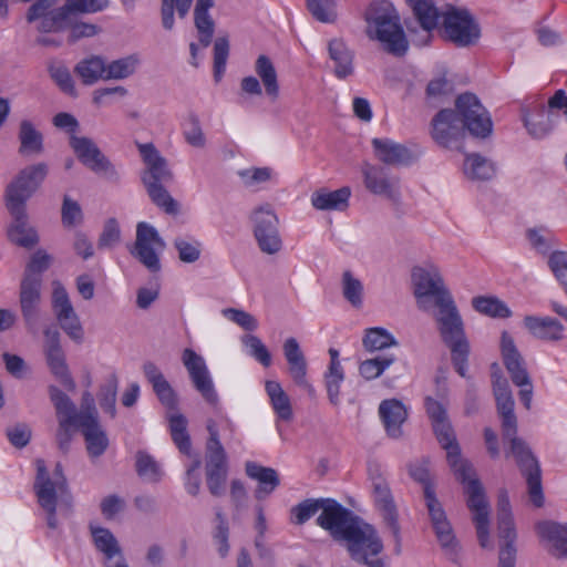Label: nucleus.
I'll return each instance as SVG.
<instances>
[{"label":"nucleus","mask_w":567,"mask_h":567,"mask_svg":"<svg viewBox=\"0 0 567 567\" xmlns=\"http://www.w3.org/2000/svg\"><path fill=\"white\" fill-rule=\"evenodd\" d=\"M441 447L446 451L447 463L457 481L465 485L467 506L473 513L476 535L482 548H492L489 538V504L484 487L470 461L462 457L461 447L452 424L447 419L432 423Z\"/></svg>","instance_id":"f257e3e1"},{"label":"nucleus","mask_w":567,"mask_h":567,"mask_svg":"<svg viewBox=\"0 0 567 567\" xmlns=\"http://www.w3.org/2000/svg\"><path fill=\"white\" fill-rule=\"evenodd\" d=\"M431 136L444 148L458 150L466 131L475 137H487L493 130L492 118L473 93L461 94L455 110L443 109L431 121Z\"/></svg>","instance_id":"f03ea898"},{"label":"nucleus","mask_w":567,"mask_h":567,"mask_svg":"<svg viewBox=\"0 0 567 567\" xmlns=\"http://www.w3.org/2000/svg\"><path fill=\"white\" fill-rule=\"evenodd\" d=\"M514 406L515 402L496 405L501 419L502 436L504 442L508 443L505 456H513L515 458L522 475L526 478L530 502L534 506L542 507L545 498L540 465L528 444L517 436V417Z\"/></svg>","instance_id":"7ed1b4c3"},{"label":"nucleus","mask_w":567,"mask_h":567,"mask_svg":"<svg viewBox=\"0 0 567 567\" xmlns=\"http://www.w3.org/2000/svg\"><path fill=\"white\" fill-rule=\"evenodd\" d=\"M58 0H37L27 11L28 23H37L41 33L60 32L66 29L79 13H95L109 6L107 0H65L55 8Z\"/></svg>","instance_id":"20e7f679"},{"label":"nucleus","mask_w":567,"mask_h":567,"mask_svg":"<svg viewBox=\"0 0 567 567\" xmlns=\"http://www.w3.org/2000/svg\"><path fill=\"white\" fill-rule=\"evenodd\" d=\"M436 308L434 317L441 339L451 351L455 371L462 378H466L470 342L465 334L462 317L453 299Z\"/></svg>","instance_id":"39448f33"},{"label":"nucleus","mask_w":567,"mask_h":567,"mask_svg":"<svg viewBox=\"0 0 567 567\" xmlns=\"http://www.w3.org/2000/svg\"><path fill=\"white\" fill-rule=\"evenodd\" d=\"M344 544L352 560L367 567H385V560L380 554L383 543L377 529L363 519L348 530Z\"/></svg>","instance_id":"423d86ee"},{"label":"nucleus","mask_w":567,"mask_h":567,"mask_svg":"<svg viewBox=\"0 0 567 567\" xmlns=\"http://www.w3.org/2000/svg\"><path fill=\"white\" fill-rule=\"evenodd\" d=\"M35 465L37 476L34 481V492L38 497V503L47 513L48 527L56 529L59 527L56 519V498L59 494L63 496L68 493V481L61 463L55 464L53 480L50 477L43 460H37Z\"/></svg>","instance_id":"0eeeda50"},{"label":"nucleus","mask_w":567,"mask_h":567,"mask_svg":"<svg viewBox=\"0 0 567 567\" xmlns=\"http://www.w3.org/2000/svg\"><path fill=\"white\" fill-rule=\"evenodd\" d=\"M208 439L205 444L206 484L215 497L224 495L228 475L227 454L220 442V431L217 422L208 419L206 422Z\"/></svg>","instance_id":"6e6552de"},{"label":"nucleus","mask_w":567,"mask_h":567,"mask_svg":"<svg viewBox=\"0 0 567 567\" xmlns=\"http://www.w3.org/2000/svg\"><path fill=\"white\" fill-rule=\"evenodd\" d=\"M425 506L429 512L435 537L444 556L457 567H464L462 546L456 538L452 524L449 520L441 502L437 497H433L432 494L429 493Z\"/></svg>","instance_id":"1a4fd4ad"},{"label":"nucleus","mask_w":567,"mask_h":567,"mask_svg":"<svg viewBox=\"0 0 567 567\" xmlns=\"http://www.w3.org/2000/svg\"><path fill=\"white\" fill-rule=\"evenodd\" d=\"M497 537L499 539L497 567H516L517 532L514 524L511 503L506 491L498 494Z\"/></svg>","instance_id":"9d476101"},{"label":"nucleus","mask_w":567,"mask_h":567,"mask_svg":"<svg viewBox=\"0 0 567 567\" xmlns=\"http://www.w3.org/2000/svg\"><path fill=\"white\" fill-rule=\"evenodd\" d=\"M411 278L420 309L427 311L431 308L430 299L434 300L436 307L453 299L435 266L414 267Z\"/></svg>","instance_id":"9b49d317"},{"label":"nucleus","mask_w":567,"mask_h":567,"mask_svg":"<svg viewBox=\"0 0 567 567\" xmlns=\"http://www.w3.org/2000/svg\"><path fill=\"white\" fill-rule=\"evenodd\" d=\"M49 173V166L35 163L22 168L6 187V205L25 207L27 200L38 190Z\"/></svg>","instance_id":"f8f14e48"},{"label":"nucleus","mask_w":567,"mask_h":567,"mask_svg":"<svg viewBox=\"0 0 567 567\" xmlns=\"http://www.w3.org/2000/svg\"><path fill=\"white\" fill-rule=\"evenodd\" d=\"M70 146L79 161L93 173L102 175L109 182H120L121 175L117 168L91 138L72 135Z\"/></svg>","instance_id":"ddd939ff"},{"label":"nucleus","mask_w":567,"mask_h":567,"mask_svg":"<svg viewBox=\"0 0 567 567\" xmlns=\"http://www.w3.org/2000/svg\"><path fill=\"white\" fill-rule=\"evenodd\" d=\"M443 30L445 38L460 48L475 44L481 37L478 23L465 9L447 10L443 14Z\"/></svg>","instance_id":"4468645a"},{"label":"nucleus","mask_w":567,"mask_h":567,"mask_svg":"<svg viewBox=\"0 0 567 567\" xmlns=\"http://www.w3.org/2000/svg\"><path fill=\"white\" fill-rule=\"evenodd\" d=\"M43 353L50 372L69 391H74L76 384L69 371L64 350L61 346V333L56 326L49 324L43 329Z\"/></svg>","instance_id":"2eb2a0df"},{"label":"nucleus","mask_w":567,"mask_h":567,"mask_svg":"<svg viewBox=\"0 0 567 567\" xmlns=\"http://www.w3.org/2000/svg\"><path fill=\"white\" fill-rule=\"evenodd\" d=\"M164 239L152 225L141 221L136 226V239L131 254L151 272H158L162 268L156 249L165 248Z\"/></svg>","instance_id":"dca6fc26"},{"label":"nucleus","mask_w":567,"mask_h":567,"mask_svg":"<svg viewBox=\"0 0 567 567\" xmlns=\"http://www.w3.org/2000/svg\"><path fill=\"white\" fill-rule=\"evenodd\" d=\"M250 218L260 250L268 255L277 254L281 249L282 243L278 230L279 220L270 205L256 208Z\"/></svg>","instance_id":"f3484780"},{"label":"nucleus","mask_w":567,"mask_h":567,"mask_svg":"<svg viewBox=\"0 0 567 567\" xmlns=\"http://www.w3.org/2000/svg\"><path fill=\"white\" fill-rule=\"evenodd\" d=\"M324 503L323 511L317 517V525L327 530L336 542L341 543L348 530L359 524L361 518L336 499L326 498Z\"/></svg>","instance_id":"a211bd4d"},{"label":"nucleus","mask_w":567,"mask_h":567,"mask_svg":"<svg viewBox=\"0 0 567 567\" xmlns=\"http://www.w3.org/2000/svg\"><path fill=\"white\" fill-rule=\"evenodd\" d=\"M52 309L61 329L76 343H82L84 330L76 315L69 293L60 282H54L52 292Z\"/></svg>","instance_id":"6ab92c4d"},{"label":"nucleus","mask_w":567,"mask_h":567,"mask_svg":"<svg viewBox=\"0 0 567 567\" xmlns=\"http://www.w3.org/2000/svg\"><path fill=\"white\" fill-rule=\"evenodd\" d=\"M377 39L383 44L386 52L402 56L408 51V40L399 22L398 16L384 11L372 17Z\"/></svg>","instance_id":"aec40b11"},{"label":"nucleus","mask_w":567,"mask_h":567,"mask_svg":"<svg viewBox=\"0 0 567 567\" xmlns=\"http://www.w3.org/2000/svg\"><path fill=\"white\" fill-rule=\"evenodd\" d=\"M183 364L185 365L195 389L202 394L203 399L210 405L216 406L218 394L215 390L213 380L203 357L194 350L187 348L183 351Z\"/></svg>","instance_id":"412c9836"},{"label":"nucleus","mask_w":567,"mask_h":567,"mask_svg":"<svg viewBox=\"0 0 567 567\" xmlns=\"http://www.w3.org/2000/svg\"><path fill=\"white\" fill-rule=\"evenodd\" d=\"M372 493L374 503L381 511L384 523L394 537V551L399 555L401 554V528L399 524V515L390 487L384 478L379 476L372 480Z\"/></svg>","instance_id":"4be33fe9"},{"label":"nucleus","mask_w":567,"mask_h":567,"mask_svg":"<svg viewBox=\"0 0 567 567\" xmlns=\"http://www.w3.org/2000/svg\"><path fill=\"white\" fill-rule=\"evenodd\" d=\"M137 147L146 165V169L142 174L144 186L171 183L173 173L156 147L152 143L138 144Z\"/></svg>","instance_id":"5701e85b"},{"label":"nucleus","mask_w":567,"mask_h":567,"mask_svg":"<svg viewBox=\"0 0 567 567\" xmlns=\"http://www.w3.org/2000/svg\"><path fill=\"white\" fill-rule=\"evenodd\" d=\"M42 280L22 278L20 285V307L25 327L30 332H35L40 320Z\"/></svg>","instance_id":"b1692460"},{"label":"nucleus","mask_w":567,"mask_h":567,"mask_svg":"<svg viewBox=\"0 0 567 567\" xmlns=\"http://www.w3.org/2000/svg\"><path fill=\"white\" fill-rule=\"evenodd\" d=\"M50 400L54 405L56 414H69L74 417L79 423H82L83 415L92 416L99 420V413L95 408L94 398L90 392H84L82 395L81 410L78 411L72 400L58 386H49Z\"/></svg>","instance_id":"393cba45"},{"label":"nucleus","mask_w":567,"mask_h":567,"mask_svg":"<svg viewBox=\"0 0 567 567\" xmlns=\"http://www.w3.org/2000/svg\"><path fill=\"white\" fill-rule=\"evenodd\" d=\"M365 188L379 196L395 200L399 198V179L390 177L384 167L364 163L361 168Z\"/></svg>","instance_id":"a878e982"},{"label":"nucleus","mask_w":567,"mask_h":567,"mask_svg":"<svg viewBox=\"0 0 567 567\" xmlns=\"http://www.w3.org/2000/svg\"><path fill=\"white\" fill-rule=\"evenodd\" d=\"M501 354L513 383L515 385L528 384L530 377L526 362L518 351L513 337L507 331L502 332Z\"/></svg>","instance_id":"bb28decb"},{"label":"nucleus","mask_w":567,"mask_h":567,"mask_svg":"<svg viewBox=\"0 0 567 567\" xmlns=\"http://www.w3.org/2000/svg\"><path fill=\"white\" fill-rule=\"evenodd\" d=\"M13 221L8 227L9 240L20 247L30 249L39 243L37 230L29 224L25 207L6 205Z\"/></svg>","instance_id":"cd10ccee"},{"label":"nucleus","mask_w":567,"mask_h":567,"mask_svg":"<svg viewBox=\"0 0 567 567\" xmlns=\"http://www.w3.org/2000/svg\"><path fill=\"white\" fill-rule=\"evenodd\" d=\"M371 145L374 157L386 166H406L415 158L409 147L390 138L375 137Z\"/></svg>","instance_id":"c85d7f7f"},{"label":"nucleus","mask_w":567,"mask_h":567,"mask_svg":"<svg viewBox=\"0 0 567 567\" xmlns=\"http://www.w3.org/2000/svg\"><path fill=\"white\" fill-rule=\"evenodd\" d=\"M282 350L293 382L310 393L313 392L311 384L307 381V360L297 339L288 338L284 342Z\"/></svg>","instance_id":"c756f323"},{"label":"nucleus","mask_w":567,"mask_h":567,"mask_svg":"<svg viewBox=\"0 0 567 567\" xmlns=\"http://www.w3.org/2000/svg\"><path fill=\"white\" fill-rule=\"evenodd\" d=\"M79 430L84 437L86 451L91 457L96 458L105 453L110 442L99 420L83 415L82 423H79Z\"/></svg>","instance_id":"7c9ffc66"},{"label":"nucleus","mask_w":567,"mask_h":567,"mask_svg":"<svg viewBox=\"0 0 567 567\" xmlns=\"http://www.w3.org/2000/svg\"><path fill=\"white\" fill-rule=\"evenodd\" d=\"M535 529L542 540L551 544L550 553L555 557L567 559V524L542 520L536 524Z\"/></svg>","instance_id":"2f4dec72"},{"label":"nucleus","mask_w":567,"mask_h":567,"mask_svg":"<svg viewBox=\"0 0 567 567\" xmlns=\"http://www.w3.org/2000/svg\"><path fill=\"white\" fill-rule=\"evenodd\" d=\"M379 414L386 434L392 439H400L403 434L402 424L408 417L404 404L396 399L384 400L379 405Z\"/></svg>","instance_id":"473e14b6"},{"label":"nucleus","mask_w":567,"mask_h":567,"mask_svg":"<svg viewBox=\"0 0 567 567\" xmlns=\"http://www.w3.org/2000/svg\"><path fill=\"white\" fill-rule=\"evenodd\" d=\"M246 475L258 482L255 497L259 501L269 496L280 484L277 471L272 467L262 466L256 462L248 461L245 464Z\"/></svg>","instance_id":"72a5a7b5"},{"label":"nucleus","mask_w":567,"mask_h":567,"mask_svg":"<svg viewBox=\"0 0 567 567\" xmlns=\"http://www.w3.org/2000/svg\"><path fill=\"white\" fill-rule=\"evenodd\" d=\"M143 372L146 380L152 384L159 402L167 409H176V393L158 367L154 362L147 361L143 364Z\"/></svg>","instance_id":"f704fd0d"},{"label":"nucleus","mask_w":567,"mask_h":567,"mask_svg":"<svg viewBox=\"0 0 567 567\" xmlns=\"http://www.w3.org/2000/svg\"><path fill=\"white\" fill-rule=\"evenodd\" d=\"M524 326L537 339L550 342L564 339V326L555 318L526 316Z\"/></svg>","instance_id":"c9c22d12"},{"label":"nucleus","mask_w":567,"mask_h":567,"mask_svg":"<svg viewBox=\"0 0 567 567\" xmlns=\"http://www.w3.org/2000/svg\"><path fill=\"white\" fill-rule=\"evenodd\" d=\"M328 53L333 62V73L338 79H346L353 74L354 54L342 39H332L328 43Z\"/></svg>","instance_id":"e433bc0d"},{"label":"nucleus","mask_w":567,"mask_h":567,"mask_svg":"<svg viewBox=\"0 0 567 567\" xmlns=\"http://www.w3.org/2000/svg\"><path fill=\"white\" fill-rule=\"evenodd\" d=\"M18 140L19 154L22 156H38L44 151L43 134L29 120H22L19 125Z\"/></svg>","instance_id":"4c0bfd02"},{"label":"nucleus","mask_w":567,"mask_h":567,"mask_svg":"<svg viewBox=\"0 0 567 567\" xmlns=\"http://www.w3.org/2000/svg\"><path fill=\"white\" fill-rule=\"evenodd\" d=\"M215 4V0H196L194 9V22L198 31V39L204 48H207L213 39L215 22L209 14V9Z\"/></svg>","instance_id":"58836bf2"},{"label":"nucleus","mask_w":567,"mask_h":567,"mask_svg":"<svg viewBox=\"0 0 567 567\" xmlns=\"http://www.w3.org/2000/svg\"><path fill=\"white\" fill-rule=\"evenodd\" d=\"M350 196L349 187H341L332 192L321 189L312 194L311 204L319 210H343L349 205Z\"/></svg>","instance_id":"ea45409f"},{"label":"nucleus","mask_w":567,"mask_h":567,"mask_svg":"<svg viewBox=\"0 0 567 567\" xmlns=\"http://www.w3.org/2000/svg\"><path fill=\"white\" fill-rule=\"evenodd\" d=\"M525 238L527 239L530 248L542 256H549L559 245L554 231L546 226L527 228L525 231Z\"/></svg>","instance_id":"a19ab883"},{"label":"nucleus","mask_w":567,"mask_h":567,"mask_svg":"<svg viewBox=\"0 0 567 567\" xmlns=\"http://www.w3.org/2000/svg\"><path fill=\"white\" fill-rule=\"evenodd\" d=\"M406 3L424 31L431 32L437 27L441 14L434 0H406Z\"/></svg>","instance_id":"79ce46f5"},{"label":"nucleus","mask_w":567,"mask_h":567,"mask_svg":"<svg viewBox=\"0 0 567 567\" xmlns=\"http://www.w3.org/2000/svg\"><path fill=\"white\" fill-rule=\"evenodd\" d=\"M255 72L260 78L267 96L271 101L277 100L279 96L277 71L274 63L267 55L260 54L257 58L255 63Z\"/></svg>","instance_id":"37998d69"},{"label":"nucleus","mask_w":567,"mask_h":567,"mask_svg":"<svg viewBox=\"0 0 567 567\" xmlns=\"http://www.w3.org/2000/svg\"><path fill=\"white\" fill-rule=\"evenodd\" d=\"M265 390L270 399L271 406L278 419L287 422L290 421L293 416L291 402L280 383L277 381L268 380L265 383Z\"/></svg>","instance_id":"c03bdc74"},{"label":"nucleus","mask_w":567,"mask_h":567,"mask_svg":"<svg viewBox=\"0 0 567 567\" xmlns=\"http://www.w3.org/2000/svg\"><path fill=\"white\" fill-rule=\"evenodd\" d=\"M75 74L85 85H92L100 79L104 80L105 61L97 55L81 60L74 68Z\"/></svg>","instance_id":"a18cd8bd"},{"label":"nucleus","mask_w":567,"mask_h":567,"mask_svg":"<svg viewBox=\"0 0 567 567\" xmlns=\"http://www.w3.org/2000/svg\"><path fill=\"white\" fill-rule=\"evenodd\" d=\"M463 169L466 177L473 181H487L495 174L493 162L475 153L465 157Z\"/></svg>","instance_id":"49530a36"},{"label":"nucleus","mask_w":567,"mask_h":567,"mask_svg":"<svg viewBox=\"0 0 567 567\" xmlns=\"http://www.w3.org/2000/svg\"><path fill=\"white\" fill-rule=\"evenodd\" d=\"M94 545L100 550L106 560H112L115 557H121L122 549L114 535L103 527H91Z\"/></svg>","instance_id":"de8ad7c7"},{"label":"nucleus","mask_w":567,"mask_h":567,"mask_svg":"<svg viewBox=\"0 0 567 567\" xmlns=\"http://www.w3.org/2000/svg\"><path fill=\"white\" fill-rule=\"evenodd\" d=\"M118 389V379L115 373L110 374L103 384L100 385L97 400L101 409L110 414L111 417L116 415V395Z\"/></svg>","instance_id":"09e8293b"},{"label":"nucleus","mask_w":567,"mask_h":567,"mask_svg":"<svg viewBox=\"0 0 567 567\" xmlns=\"http://www.w3.org/2000/svg\"><path fill=\"white\" fill-rule=\"evenodd\" d=\"M138 65V58L134 54L105 63L104 80H123L133 75Z\"/></svg>","instance_id":"8fccbe9b"},{"label":"nucleus","mask_w":567,"mask_h":567,"mask_svg":"<svg viewBox=\"0 0 567 567\" xmlns=\"http://www.w3.org/2000/svg\"><path fill=\"white\" fill-rule=\"evenodd\" d=\"M472 306L480 313L493 318H509L512 316V311L506 303L496 297H475L472 299Z\"/></svg>","instance_id":"3c124183"},{"label":"nucleus","mask_w":567,"mask_h":567,"mask_svg":"<svg viewBox=\"0 0 567 567\" xmlns=\"http://www.w3.org/2000/svg\"><path fill=\"white\" fill-rule=\"evenodd\" d=\"M408 468L410 476L415 482L422 484L425 504L427 503L429 493H431L433 497H436L430 474V461L427 458L415 461L410 463Z\"/></svg>","instance_id":"603ef678"},{"label":"nucleus","mask_w":567,"mask_h":567,"mask_svg":"<svg viewBox=\"0 0 567 567\" xmlns=\"http://www.w3.org/2000/svg\"><path fill=\"white\" fill-rule=\"evenodd\" d=\"M343 298L353 307L361 308L363 303V285L350 270L342 274L341 279Z\"/></svg>","instance_id":"864d4df0"},{"label":"nucleus","mask_w":567,"mask_h":567,"mask_svg":"<svg viewBox=\"0 0 567 567\" xmlns=\"http://www.w3.org/2000/svg\"><path fill=\"white\" fill-rule=\"evenodd\" d=\"M192 2L193 0H162L161 16L163 28L172 30L175 22L174 10L183 19L188 13Z\"/></svg>","instance_id":"5fc2aeb1"},{"label":"nucleus","mask_w":567,"mask_h":567,"mask_svg":"<svg viewBox=\"0 0 567 567\" xmlns=\"http://www.w3.org/2000/svg\"><path fill=\"white\" fill-rule=\"evenodd\" d=\"M396 344L394 337L383 328H370L363 338V346L370 352Z\"/></svg>","instance_id":"6e6d98bb"},{"label":"nucleus","mask_w":567,"mask_h":567,"mask_svg":"<svg viewBox=\"0 0 567 567\" xmlns=\"http://www.w3.org/2000/svg\"><path fill=\"white\" fill-rule=\"evenodd\" d=\"M326 498H307L291 508L292 523L296 525H303L312 516H315L319 509L321 512L324 507Z\"/></svg>","instance_id":"4d7b16f0"},{"label":"nucleus","mask_w":567,"mask_h":567,"mask_svg":"<svg viewBox=\"0 0 567 567\" xmlns=\"http://www.w3.org/2000/svg\"><path fill=\"white\" fill-rule=\"evenodd\" d=\"M136 472L140 477L152 483L158 482L163 475L154 457L142 451L136 454Z\"/></svg>","instance_id":"13d9d810"},{"label":"nucleus","mask_w":567,"mask_h":567,"mask_svg":"<svg viewBox=\"0 0 567 567\" xmlns=\"http://www.w3.org/2000/svg\"><path fill=\"white\" fill-rule=\"evenodd\" d=\"M173 246L178 252L179 260L183 262L193 264L200 258L202 244L197 239L176 237Z\"/></svg>","instance_id":"bf43d9fd"},{"label":"nucleus","mask_w":567,"mask_h":567,"mask_svg":"<svg viewBox=\"0 0 567 567\" xmlns=\"http://www.w3.org/2000/svg\"><path fill=\"white\" fill-rule=\"evenodd\" d=\"M394 362V355H379L373 359L362 361L359 367V372L365 380H373L380 377L384 370Z\"/></svg>","instance_id":"052dcab7"},{"label":"nucleus","mask_w":567,"mask_h":567,"mask_svg":"<svg viewBox=\"0 0 567 567\" xmlns=\"http://www.w3.org/2000/svg\"><path fill=\"white\" fill-rule=\"evenodd\" d=\"M523 121L528 133L535 138H543L547 136L553 128L549 116L545 115L544 110L536 115L524 114Z\"/></svg>","instance_id":"680f3d73"},{"label":"nucleus","mask_w":567,"mask_h":567,"mask_svg":"<svg viewBox=\"0 0 567 567\" xmlns=\"http://www.w3.org/2000/svg\"><path fill=\"white\" fill-rule=\"evenodd\" d=\"M164 184L159 185H147L145 186L147 194L152 202L158 206L159 208L164 209L167 214H176L178 210L176 200L168 194L166 188L163 186Z\"/></svg>","instance_id":"e2e57ef3"},{"label":"nucleus","mask_w":567,"mask_h":567,"mask_svg":"<svg viewBox=\"0 0 567 567\" xmlns=\"http://www.w3.org/2000/svg\"><path fill=\"white\" fill-rule=\"evenodd\" d=\"M59 420V427L56 431V443L59 449L66 453L72 440V429H79V422L69 414H56Z\"/></svg>","instance_id":"0e129e2a"},{"label":"nucleus","mask_w":567,"mask_h":567,"mask_svg":"<svg viewBox=\"0 0 567 567\" xmlns=\"http://www.w3.org/2000/svg\"><path fill=\"white\" fill-rule=\"evenodd\" d=\"M492 368L495 370L492 373V385L496 405L502 403H513L514 398L507 379L501 373L497 363H494Z\"/></svg>","instance_id":"69168bd1"},{"label":"nucleus","mask_w":567,"mask_h":567,"mask_svg":"<svg viewBox=\"0 0 567 567\" xmlns=\"http://www.w3.org/2000/svg\"><path fill=\"white\" fill-rule=\"evenodd\" d=\"M243 343L247 348V352L256 361L262 364L265 368L271 364V354L267 347L262 343L260 338L255 334H246L243 338Z\"/></svg>","instance_id":"338daca9"},{"label":"nucleus","mask_w":567,"mask_h":567,"mask_svg":"<svg viewBox=\"0 0 567 567\" xmlns=\"http://www.w3.org/2000/svg\"><path fill=\"white\" fill-rule=\"evenodd\" d=\"M547 265L567 295V251H553L548 257Z\"/></svg>","instance_id":"774afa93"}]
</instances>
